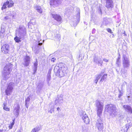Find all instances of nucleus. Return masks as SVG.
Here are the masks:
<instances>
[{
	"label": "nucleus",
	"instance_id": "52",
	"mask_svg": "<svg viewBox=\"0 0 132 132\" xmlns=\"http://www.w3.org/2000/svg\"><path fill=\"white\" fill-rule=\"evenodd\" d=\"M0 132H3V131L2 130H0Z\"/></svg>",
	"mask_w": 132,
	"mask_h": 132
},
{
	"label": "nucleus",
	"instance_id": "12",
	"mask_svg": "<svg viewBox=\"0 0 132 132\" xmlns=\"http://www.w3.org/2000/svg\"><path fill=\"white\" fill-rule=\"evenodd\" d=\"M93 61L94 62L96 63L100 64L101 66L103 63V62L102 61L101 58L100 57L95 56L94 58L93 59Z\"/></svg>",
	"mask_w": 132,
	"mask_h": 132
},
{
	"label": "nucleus",
	"instance_id": "25",
	"mask_svg": "<svg viewBox=\"0 0 132 132\" xmlns=\"http://www.w3.org/2000/svg\"><path fill=\"white\" fill-rule=\"evenodd\" d=\"M61 39L60 35L59 34H57L55 36L54 40L56 41H59Z\"/></svg>",
	"mask_w": 132,
	"mask_h": 132
},
{
	"label": "nucleus",
	"instance_id": "37",
	"mask_svg": "<svg viewBox=\"0 0 132 132\" xmlns=\"http://www.w3.org/2000/svg\"><path fill=\"white\" fill-rule=\"evenodd\" d=\"M124 118V116L123 115H120L118 119L120 121L122 120Z\"/></svg>",
	"mask_w": 132,
	"mask_h": 132
},
{
	"label": "nucleus",
	"instance_id": "46",
	"mask_svg": "<svg viewBox=\"0 0 132 132\" xmlns=\"http://www.w3.org/2000/svg\"><path fill=\"white\" fill-rule=\"evenodd\" d=\"M9 18V17L8 16H6L4 18V19L5 20H7V19H8Z\"/></svg>",
	"mask_w": 132,
	"mask_h": 132
},
{
	"label": "nucleus",
	"instance_id": "15",
	"mask_svg": "<svg viewBox=\"0 0 132 132\" xmlns=\"http://www.w3.org/2000/svg\"><path fill=\"white\" fill-rule=\"evenodd\" d=\"M62 0H51L50 5H54L55 6H57L61 4Z\"/></svg>",
	"mask_w": 132,
	"mask_h": 132
},
{
	"label": "nucleus",
	"instance_id": "13",
	"mask_svg": "<svg viewBox=\"0 0 132 132\" xmlns=\"http://www.w3.org/2000/svg\"><path fill=\"white\" fill-rule=\"evenodd\" d=\"M1 50L4 53H8L9 50V45L5 44L2 47Z\"/></svg>",
	"mask_w": 132,
	"mask_h": 132
},
{
	"label": "nucleus",
	"instance_id": "26",
	"mask_svg": "<svg viewBox=\"0 0 132 132\" xmlns=\"http://www.w3.org/2000/svg\"><path fill=\"white\" fill-rule=\"evenodd\" d=\"M5 30L4 28L1 29L0 31V36L1 38H3L5 35Z\"/></svg>",
	"mask_w": 132,
	"mask_h": 132
},
{
	"label": "nucleus",
	"instance_id": "47",
	"mask_svg": "<svg viewBox=\"0 0 132 132\" xmlns=\"http://www.w3.org/2000/svg\"><path fill=\"white\" fill-rule=\"evenodd\" d=\"M124 84H122L121 85V90H122V89L123 90V88L124 87Z\"/></svg>",
	"mask_w": 132,
	"mask_h": 132
},
{
	"label": "nucleus",
	"instance_id": "51",
	"mask_svg": "<svg viewBox=\"0 0 132 132\" xmlns=\"http://www.w3.org/2000/svg\"><path fill=\"white\" fill-rule=\"evenodd\" d=\"M57 110L58 111H59V110H60V108L59 107H57Z\"/></svg>",
	"mask_w": 132,
	"mask_h": 132
},
{
	"label": "nucleus",
	"instance_id": "5",
	"mask_svg": "<svg viewBox=\"0 0 132 132\" xmlns=\"http://www.w3.org/2000/svg\"><path fill=\"white\" fill-rule=\"evenodd\" d=\"M104 105V102L101 101L97 100L95 101V106L97 112L98 116L100 118L103 110V107Z\"/></svg>",
	"mask_w": 132,
	"mask_h": 132
},
{
	"label": "nucleus",
	"instance_id": "23",
	"mask_svg": "<svg viewBox=\"0 0 132 132\" xmlns=\"http://www.w3.org/2000/svg\"><path fill=\"white\" fill-rule=\"evenodd\" d=\"M43 86V84L42 82H39L38 84L37 87V89L38 91H40L42 89Z\"/></svg>",
	"mask_w": 132,
	"mask_h": 132
},
{
	"label": "nucleus",
	"instance_id": "27",
	"mask_svg": "<svg viewBox=\"0 0 132 132\" xmlns=\"http://www.w3.org/2000/svg\"><path fill=\"white\" fill-rule=\"evenodd\" d=\"M40 129V128L39 126H37L33 129L31 132H38Z\"/></svg>",
	"mask_w": 132,
	"mask_h": 132
},
{
	"label": "nucleus",
	"instance_id": "10",
	"mask_svg": "<svg viewBox=\"0 0 132 132\" xmlns=\"http://www.w3.org/2000/svg\"><path fill=\"white\" fill-rule=\"evenodd\" d=\"M24 62L23 64L24 66H28L31 61V58L29 56H26L24 57Z\"/></svg>",
	"mask_w": 132,
	"mask_h": 132
},
{
	"label": "nucleus",
	"instance_id": "18",
	"mask_svg": "<svg viewBox=\"0 0 132 132\" xmlns=\"http://www.w3.org/2000/svg\"><path fill=\"white\" fill-rule=\"evenodd\" d=\"M5 3L7 7L9 8H10L13 6L14 3L12 0H10L9 1H7Z\"/></svg>",
	"mask_w": 132,
	"mask_h": 132
},
{
	"label": "nucleus",
	"instance_id": "22",
	"mask_svg": "<svg viewBox=\"0 0 132 132\" xmlns=\"http://www.w3.org/2000/svg\"><path fill=\"white\" fill-rule=\"evenodd\" d=\"M61 104L63 102V98L60 96L59 97L58 99L55 100V102L57 103L56 102Z\"/></svg>",
	"mask_w": 132,
	"mask_h": 132
},
{
	"label": "nucleus",
	"instance_id": "17",
	"mask_svg": "<svg viewBox=\"0 0 132 132\" xmlns=\"http://www.w3.org/2000/svg\"><path fill=\"white\" fill-rule=\"evenodd\" d=\"M53 18L58 22H60L62 20L61 16L57 14H52Z\"/></svg>",
	"mask_w": 132,
	"mask_h": 132
},
{
	"label": "nucleus",
	"instance_id": "44",
	"mask_svg": "<svg viewBox=\"0 0 132 132\" xmlns=\"http://www.w3.org/2000/svg\"><path fill=\"white\" fill-rule=\"evenodd\" d=\"M95 31H96L95 29L94 28L92 30V34H94L95 32Z\"/></svg>",
	"mask_w": 132,
	"mask_h": 132
},
{
	"label": "nucleus",
	"instance_id": "2",
	"mask_svg": "<svg viewBox=\"0 0 132 132\" xmlns=\"http://www.w3.org/2000/svg\"><path fill=\"white\" fill-rule=\"evenodd\" d=\"M105 110L109 113L110 115L112 117L117 115L118 110L115 105L111 104H108L105 106Z\"/></svg>",
	"mask_w": 132,
	"mask_h": 132
},
{
	"label": "nucleus",
	"instance_id": "32",
	"mask_svg": "<svg viewBox=\"0 0 132 132\" xmlns=\"http://www.w3.org/2000/svg\"><path fill=\"white\" fill-rule=\"evenodd\" d=\"M109 18H104V23L105 25H106L109 23Z\"/></svg>",
	"mask_w": 132,
	"mask_h": 132
},
{
	"label": "nucleus",
	"instance_id": "34",
	"mask_svg": "<svg viewBox=\"0 0 132 132\" xmlns=\"http://www.w3.org/2000/svg\"><path fill=\"white\" fill-rule=\"evenodd\" d=\"M4 106H3V109H4L7 111H9L10 109L9 108H8L7 106H6L4 104Z\"/></svg>",
	"mask_w": 132,
	"mask_h": 132
},
{
	"label": "nucleus",
	"instance_id": "8",
	"mask_svg": "<svg viewBox=\"0 0 132 132\" xmlns=\"http://www.w3.org/2000/svg\"><path fill=\"white\" fill-rule=\"evenodd\" d=\"M103 125L102 121L101 119H99L97 120L96 126L99 131H101L103 130Z\"/></svg>",
	"mask_w": 132,
	"mask_h": 132
},
{
	"label": "nucleus",
	"instance_id": "4",
	"mask_svg": "<svg viewBox=\"0 0 132 132\" xmlns=\"http://www.w3.org/2000/svg\"><path fill=\"white\" fill-rule=\"evenodd\" d=\"M12 64L9 63L6 64L4 68L3 76L5 80L8 79L10 76V72L12 70Z\"/></svg>",
	"mask_w": 132,
	"mask_h": 132
},
{
	"label": "nucleus",
	"instance_id": "19",
	"mask_svg": "<svg viewBox=\"0 0 132 132\" xmlns=\"http://www.w3.org/2000/svg\"><path fill=\"white\" fill-rule=\"evenodd\" d=\"M35 8L38 13L40 14L42 13L43 10L40 6L39 5H36L35 6Z\"/></svg>",
	"mask_w": 132,
	"mask_h": 132
},
{
	"label": "nucleus",
	"instance_id": "31",
	"mask_svg": "<svg viewBox=\"0 0 132 132\" xmlns=\"http://www.w3.org/2000/svg\"><path fill=\"white\" fill-rule=\"evenodd\" d=\"M119 93L118 95V97L119 98H120L121 96H122L123 94V93L124 92V91L123 89H122V90H119Z\"/></svg>",
	"mask_w": 132,
	"mask_h": 132
},
{
	"label": "nucleus",
	"instance_id": "48",
	"mask_svg": "<svg viewBox=\"0 0 132 132\" xmlns=\"http://www.w3.org/2000/svg\"><path fill=\"white\" fill-rule=\"evenodd\" d=\"M37 34H38V36L39 37L40 35V34L39 32H38L36 33V35H37Z\"/></svg>",
	"mask_w": 132,
	"mask_h": 132
},
{
	"label": "nucleus",
	"instance_id": "45",
	"mask_svg": "<svg viewBox=\"0 0 132 132\" xmlns=\"http://www.w3.org/2000/svg\"><path fill=\"white\" fill-rule=\"evenodd\" d=\"M54 110H53V109H51L49 111V112L50 113H52V112H54Z\"/></svg>",
	"mask_w": 132,
	"mask_h": 132
},
{
	"label": "nucleus",
	"instance_id": "9",
	"mask_svg": "<svg viewBox=\"0 0 132 132\" xmlns=\"http://www.w3.org/2000/svg\"><path fill=\"white\" fill-rule=\"evenodd\" d=\"M20 108V106L18 104H16L14 105L13 112L16 117L18 116L19 114Z\"/></svg>",
	"mask_w": 132,
	"mask_h": 132
},
{
	"label": "nucleus",
	"instance_id": "7",
	"mask_svg": "<svg viewBox=\"0 0 132 132\" xmlns=\"http://www.w3.org/2000/svg\"><path fill=\"white\" fill-rule=\"evenodd\" d=\"M14 86V84L12 82H10L8 84L7 87V89L5 90V93L7 95H9Z\"/></svg>",
	"mask_w": 132,
	"mask_h": 132
},
{
	"label": "nucleus",
	"instance_id": "30",
	"mask_svg": "<svg viewBox=\"0 0 132 132\" xmlns=\"http://www.w3.org/2000/svg\"><path fill=\"white\" fill-rule=\"evenodd\" d=\"M65 11V14L66 15H68L71 13V11L70 9H67Z\"/></svg>",
	"mask_w": 132,
	"mask_h": 132
},
{
	"label": "nucleus",
	"instance_id": "21",
	"mask_svg": "<svg viewBox=\"0 0 132 132\" xmlns=\"http://www.w3.org/2000/svg\"><path fill=\"white\" fill-rule=\"evenodd\" d=\"M123 107L126 110L132 113V109L130 106L127 105H125L123 106Z\"/></svg>",
	"mask_w": 132,
	"mask_h": 132
},
{
	"label": "nucleus",
	"instance_id": "1",
	"mask_svg": "<svg viewBox=\"0 0 132 132\" xmlns=\"http://www.w3.org/2000/svg\"><path fill=\"white\" fill-rule=\"evenodd\" d=\"M54 70V72L60 77L65 75L68 71L67 66L62 63H60L58 66H55Z\"/></svg>",
	"mask_w": 132,
	"mask_h": 132
},
{
	"label": "nucleus",
	"instance_id": "14",
	"mask_svg": "<svg viewBox=\"0 0 132 132\" xmlns=\"http://www.w3.org/2000/svg\"><path fill=\"white\" fill-rule=\"evenodd\" d=\"M81 116L85 123L86 124L89 123V119L85 112H83Z\"/></svg>",
	"mask_w": 132,
	"mask_h": 132
},
{
	"label": "nucleus",
	"instance_id": "40",
	"mask_svg": "<svg viewBox=\"0 0 132 132\" xmlns=\"http://www.w3.org/2000/svg\"><path fill=\"white\" fill-rule=\"evenodd\" d=\"M56 60V59L54 57H53L51 59V61L52 62H54Z\"/></svg>",
	"mask_w": 132,
	"mask_h": 132
},
{
	"label": "nucleus",
	"instance_id": "33",
	"mask_svg": "<svg viewBox=\"0 0 132 132\" xmlns=\"http://www.w3.org/2000/svg\"><path fill=\"white\" fill-rule=\"evenodd\" d=\"M14 120H13V122L10 124L9 125V129H12L13 126L14 125Z\"/></svg>",
	"mask_w": 132,
	"mask_h": 132
},
{
	"label": "nucleus",
	"instance_id": "42",
	"mask_svg": "<svg viewBox=\"0 0 132 132\" xmlns=\"http://www.w3.org/2000/svg\"><path fill=\"white\" fill-rule=\"evenodd\" d=\"M103 61L106 62H109L108 60L106 59H103Z\"/></svg>",
	"mask_w": 132,
	"mask_h": 132
},
{
	"label": "nucleus",
	"instance_id": "29",
	"mask_svg": "<svg viewBox=\"0 0 132 132\" xmlns=\"http://www.w3.org/2000/svg\"><path fill=\"white\" fill-rule=\"evenodd\" d=\"M101 77V75H98L97 76L94 81V82L96 84H97L98 80L100 79Z\"/></svg>",
	"mask_w": 132,
	"mask_h": 132
},
{
	"label": "nucleus",
	"instance_id": "24",
	"mask_svg": "<svg viewBox=\"0 0 132 132\" xmlns=\"http://www.w3.org/2000/svg\"><path fill=\"white\" fill-rule=\"evenodd\" d=\"M107 77V74H105L102 76V75H101V77L100 78H101V79L100 81V82H102L104 81H105Z\"/></svg>",
	"mask_w": 132,
	"mask_h": 132
},
{
	"label": "nucleus",
	"instance_id": "28",
	"mask_svg": "<svg viewBox=\"0 0 132 132\" xmlns=\"http://www.w3.org/2000/svg\"><path fill=\"white\" fill-rule=\"evenodd\" d=\"M37 65H38V61H37V59H36V61L35 62V63H34V70L35 71L34 73H35V72L37 71Z\"/></svg>",
	"mask_w": 132,
	"mask_h": 132
},
{
	"label": "nucleus",
	"instance_id": "20",
	"mask_svg": "<svg viewBox=\"0 0 132 132\" xmlns=\"http://www.w3.org/2000/svg\"><path fill=\"white\" fill-rule=\"evenodd\" d=\"M118 57L116 61V64L118 67L119 66L121 65V56L120 53H118Z\"/></svg>",
	"mask_w": 132,
	"mask_h": 132
},
{
	"label": "nucleus",
	"instance_id": "50",
	"mask_svg": "<svg viewBox=\"0 0 132 132\" xmlns=\"http://www.w3.org/2000/svg\"><path fill=\"white\" fill-rule=\"evenodd\" d=\"M42 44V43H39V42L38 43V45H41Z\"/></svg>",
	"mask_w": 132,
	"mask_h": 132
},
{
	"label": "nucleus",
	"instance_id": "3",
	"mask_svg": "<svg viewBox=\"0 0 132 132\" xmlns=\"http://www.w3.org/2000/svg\"><path fill=\"white\" fill-rule=\"evenodd\" d=\"M122 66L124 69L126 70V71L123 72L122 71V74L123 77H126L127 75L126 69H128L130 66V61L129 59L125 55H123L122 60Z\"/></svg>",
	"mask_w": 132,
	"mask_h": 132
},
{
	"label": "nucleus",
	"instance_id": "6",
	"mask_svg": "<svg viewBox=\"0 0 132 132\" xmlns=\"http://www.w3.org/2000/svg\"><path fill=\"white\" fill-rule=\"evenodd\" d=\"M15 33L24 37L26 34V29L23 26H20L19 29L16 30Z\"/></svg>",
	"mask_w": 132,
	"mask_h": 132
},
{
	"label": "nucleus",
	"instance_id": "16",
	"mask_svg": "<svg viewBox=\"0 0 132 132\" xmlns=\"http://www.w3.org/2000/svg\"><path fill=\"white\" fill-rule=\"evenodd\" d=\"M106 1L107 8L111 9L113 7V3L112 0H106Z\"/></svg>",
	"mask_w": 132,
	"mask_h": 132
},
{
	"label": "nucleus",
	"instance_id": "35",
	"mask_svg": "<svg viewBox=\"0 0 132 132\" xmlns=\"http://www.w3.org/2000/svg\"><path fill=\"white\" fill-rule=\"evenodd\" d=\"M30 100V98L29 96L27 97L25 100V104L26 105L27 103V102L29 101Z\"/></svg>",
	"mask_w": 132,
	"mask_h": 132
},
{
	"label": "nucleus",
	"instance_id": "36",
	"mask_svg": "<svg viewBox=\"0 0 132 132\" xmlns=\"http://www.w3.org/2000/svg\"><path fill=\"white\" fill-rule=\"evenodd\" d=\"M51 79V75L47 74V80L48 82Z\"/></svg>",
	"mask_w": 132,
	"mask_h": 132
},
{
	"label": "nucleus",
	"instance_id": "49",
	"mask_svg": "<svg viewBox=\"0 0 132 132\" xmlns=\"http://www.w3.org/2000/svg\"><path fill=\"white\" fill-rule=\"evenodd\" d=\"M79 14H80V13H79V12L77 14L78 15V19H79V17H80V16H79L80 15Z\"/></svg>",
	"mask_w": 132,
	"mask_h": 132
},
{
	"label": "nucleus",
	"instance_id": "38",
	"mask_svg": "<svg viewBox=\"0 0 132 132\" xmlns=\"http://www.w3.org/2000/svg\"><path fill=\"white\" fill-rule=\"evenodd\" d=\"M6 4H5V3L4 5H3L2 7V9L3 10L5 9L6 8V6H7Z\"/></svg>",
	"mask_w": 132,
	"mask_h": 132
},
{
	"label": "nucleus",
	"instance_id": "43",
	"mask_svg": "<svg viewBox=\"0 0 132 132\" xmlns=\"http://www.w3.org/2000/svg\"><path fill=\"white\" fill-rule=\"evenodd\" d=\"M54 105H52L51 107H50L51 109H53V110H54Z\"/></svg>",
	"mask_w": 132,
	"mask_h": 132
},
{
	"label": "nucleus",
	"instance_id": "39",
	"mask_svg": "<svg viewBox=\"0 0 132 132\" xmlns=\"http://www.w3.org/2000/svg\"><path fill=\"white\" fill-rule=\"evenodd\" d=\"M106 30L107 31H108V32L110 33H112V32L110 28H108L106 29Z\"/></svg>",
	"mask_w": 132,
	"mask_h": 132
},
{
	"label": "nucleus",
	"instance_id": "41",
	"mask_svg": "<svg viewBox=\"0 0 132 132\" xmlns=\"http://www.w3.org/2000/svg\"><path fill=\"white\" fill-rule=\"evenodd\" d=\"M51 69H49L48 70V72L47 74H49V75H51Z\"/></svg>",
	"mask_w": 132,
	"mask_h": 132
},
{
	"label": "nucleus",
	"instance_id": "11",
	"mask_svg": "<svg viewBox=\"0 0 132 132\" xmlns=\"http://www.w3.org/2000/svg\"><path fill=\"white\" fill-rule=\"evenodd\" d=\"M15 37L14 38V39L16 42L18 43L21 42V41L23 40L24 38V37L16 33L15 34Z\"/></svg>",
	"mask_w": 132,
	"mask_h": 132
}]
</instances>
